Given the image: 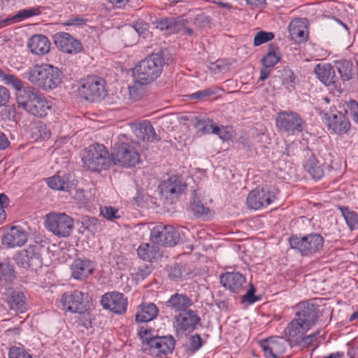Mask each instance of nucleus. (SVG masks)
<instances>
[{"label":"nucleus","instance_id":"c9c22d12","mask_svg":"<svg viewBox=\"0 0 358 358\" xmlns=\"http://www.w3.org/2000/svg\"><path fill=\"white\" fill-rule=\"evenodd\" d=\"M288 31L290 38L297 43L305 41L308 37V33L299 20L292 21L289 24Z\"/></svg>","mask_w":358,"mask_h":358},{"label":"nucleus","instance_id":"1a4fd4ad","mask_svg":"<svg viewBox=\"0 0 358 358\" xmlns=\"http://www.w3.org/2000/svg\"><path fill=\"white\" fill-rule=\"evenodd\" d=\"M47 229L58 237H68L74 227L73 218L65 213H50L47 215Z\"/></svg>","mask_w":358,"mask_h":358},{"label":"nucleus","instance_id":"13d9d810","mask_svg":"<svg viewBox=\"0 0 358 358\" xmlns=\"http://www.w3.org/2000/svg\"><path fill=\"white\" fill-rule=\"evenodd\" d=\"M151 273L150 267L148 266H144L138 267L137 268L136 276L138 280H144Z\"/></svg>","mask_w":358,"mask_h":358},{"label":"nucleus","instance_id":"f704fd0d","mask_svg":"<svg viewBox=\"0 0 358 358\" xmlns=\"http://www.w3.org/2000/svg\"><path fill=\"white\" fill-rule=\"evenodd\" d=\"M187 22L183 17L165 18L159 22L157 27L161 30L168 31L169 33H178L181 31L182 27Z\"/></svg>","mask_w":358,"mask_h":358},{"label":"nucleus","instance_id":"39448f33","mask_svg":"<svg viewBox=\"0 0 358 358\" xmlns=\"http://www.w3.org/2000/svg\"><path fill=\"white\" fill-rule=\"evenodd\" d=\"M319 307L314 300L300 302L295 307L294 319L285 329H310L317 322Z\"/></svg>","mask_w":358,"mask_h":358},{"label":"nucleus","instance_id":"f257e3e1","mask_svg":"<svg viewBox=\"0 0 358 358\" xmlns=\"http://www.w3.org/2000/svg\"><path fill=\"white\" fill-rule=\"evenodd\" d=\"M62 72L50 64L36 65L24 73V78L39 88L47 90L57 87L62 81Z\"/></svg>","mask_w":358,"mask_h":358},{"label":"nucleus","instance_id":"473e14b6","mask_svg":"<svg viewBox=\"0 0 358 358\" xmlns=\"http://www.w3.org/2000/svg\"><path fill=\"white\" fill-rule=\"evenodd\" d=\"M190 207L194 214L198 217L210 216V210L201 200L199 190H194L190 199Z\"/></svg>","mask_w":358,"mask_h":358},{"label":"nucleus","instance_id":"f8f14e48","mask_svg":"<svg viewBox=\"0 0 358 358\" xmlns=\"http://www.w3.org/2000/svg\"><path fill=\"white\" fill-rule=\"evenodd\" d=\"M150 241L154 244L174 246L180 240V234L171 225L159 224L150 231Z\"/></svg>","mask_w":358,"mask_h":358},{"label":"nucleus","instance_id":"774afa93","mask_svg":"<svg viewBox=\"0 0 358 358\" xmlns=\"http://www.w3.org/2000/svg\"><path fill=\"white\" fill-rule=\"evenodd\" d=\"M8 201V196L4 194H0V208H3V204Z\"/></svg>","mask_w":358,"mask_h":358},{"label":"nucleus","instance_id":"69168bd1","mask_svg":"<svg viewBox=\"0 0 358 358\" xmlns=\"http://www.w3.org/2000/svg\"><path fill=\"white\" fill-rule=\"evenodd\" d=\"M134 28L138 34H142L147 29V24L143 23L142 22H136Z\"/></svg>","mask_w":358,"mask_h":358},{"label":"nucleus","instance_id":"e433bc0d","mask_svg":"<svg viewBox=\"0 0 358 358\" xmlns=\"http://www.w3.org/2000/svg\"><path fill=\"white\" fill-rule=\"evenodd\" d=\"M137 254L140 259L148 262L160 256L159 247L150 243L140 245L137 250Z\"/></svg>","mask_w":358,"mask_h":358},{"label":"nucleus","instance_id":"2eb2a0df","mask_svg":"<svg viewBox=\"0 0 358 358\" xmlns=\"http://www.w3.org/2000/svg\"><path fill=\"white\" fill-rule=\"evenodd\" d=\"M101 303L104 309H108L115 314L125 313L127 307V300L122 293L113 292L106 293L102 296Z\"/></svg>","mask_w":358,"mask_h":358},{"label":"nucleus","instance_id":"de8ad7c7","mask_svg":"<svg viewBox=\"0 0 358 358\" xmlns=\"http://www.w3.org/2000/svg\"><path fill=\"white\" fill-rule=\"evenodd\" d=\"M8 358H32L24 348L13 346L9 350Z\"/></svg>","mask_w":358,"mask_h":358},{"label":"nucleus","instance_id":"49530a36","mask_svg":"<svg viewBox=\"0 0 358 358\" xmlns=\"http://www.w3.org/2000/svg\"><path fill=\"white\" fill-rule=\"evenodd\" d=\"M100 213L103 217L109 220L119 219L120 217L118 210L112 206H105L103 208H101Z\"/></svg>","mask_w":358,"mask_h":358},{"label":"nucleus","instance_id":"6ab92c4d","mask_svg":"<svg viewBox=\"0 0 358 358\" xmlns=\"http://www.w3.org/2000/svg\"><path fill=\"white\" fill-rule=\"evenodd\" d=\"M54 42L61 51L69 54L77 53L83 48L81 43L78 40L66 32L55 34Z\"/></svg>","mask_w":358,"mask_h":358},{"label":"nucleus","instance_id":"ddd939ff","mask_svg":"<svg viewBox=\"0 0 358 358\" xmlns=\"http://www.w3.org/2000/svg\"><path fill=\"white\" fill-rule=\"evenodd\" d=\"M321 115L328 129L334 134L340 135L345 134L350 128V121L341 112L336 110L331 113H322Z\"/></svg>","mask_w":358,"mask_h":358},{"label":"nucleus","instance_id":"412c9836","mask_svg":"<svg viewBox=\"0 0 358 358\" xmlns=\"http://www.w3.org/2000/svg\"><path fill=\"white\" fill-rule=\"evenodd\" d=\"M147 343L150 353L159 356L160 353L167 355L171 352L175 346V340L171 336H157L148 339Z\"/></svg>","mask_w":358,"mask_h":358},{"label":"nucleus","instance_id":"cd10ccee","mask_svg":"<svg viewBox=\"0 0 358 358\" xmlns=\"http://www.w3.org/2000/svg\"><path fill=\"white\" fill-rule=\"evenodd\" d=\"M337 71L339 73L341 81L345 84L346 82L353 79L357 74V70L353 63L348 59H341L335 63Z\"/></svg>","mask_w":358,"mask_h":358},{"label":"nucleus","instance_id":"9d476101","mask_svg":"<svg viewBox=\"0 0 358 358\" xmlns=\"http://www.w3.org/2000/svg\"><path fill=\"white\" fill-rule=\"evenodd\" d=\"M41 244L35 243L18 252L15 257L16 264L24 268L34 269L41 267L42 262Z\"/></svg>","mask_w":358,"mask_h":358},{"label":"nucleus","instance_id":"ea45409f","mask_svg":"<svg viewBox=\"0 0 358 358\" xmlns=\"http://www.w3.org/2000/svg\"><path fill=\"white\" fill-rule=\"evenodd\" d=\"M280 59V54L278 47L271 43L268 45V51L267 54L262 58V62L266 68L272 67L279 62Z\"/></svg>","mask_w":358,"mask_h":358},{"label":"nucleus","instance_id":"4be33fe9","mask_svg":"<svg viewBox=\"0 0 358 358\" xmlns=\"http://www.w3.org/2000/svg\"><path fill=\"white\" fill-rule=\"evenodd\" d=\"M28 234L20 227H12L2 237L3 245L8 248L20 247L27 241Z\"/></svg>","mask_w":358,"mask_h":358},{"label":"nucleus","instance_id":"37998d69","mask_svg":"<svg viewBox=\"0 0 358 358\" xmlns=\"http://www.w3.org/2000/svg\"><path fill=\"white\" fill-rule=\"evenodd\" d=\"M274 38L273 32L259 31H258L254 38V45L259 46L263 43L271 41Z\"/></svg>","mask_w":358,"mask_h":358},{"label":"nucleus","instance_id":"a878e982","mask_svg":"<svg viewBox=\"0 0 358 358\" xmlns=\"http://www.w3.org/2000/svg\"><path fill=\"white\" fill-rule=\"evenodd\" d=\"M70 269L74 279L84 280L92 273L94 267L90 260L77 259L73 261Z\"/></svg>","mask_w":358,"mask_h":358},{"label":"nucleus","instance_id":"393cba45","mask_svg":"<svg viewBox=\"0 0 358 358\" xmlns=\"http://www.w3.org/2000/svg\"><path fill=\"white\" fill-rule=\"evenodd\" d=\"M221 284L232 292L238 293L243 289L245 278L239 272H226L220 277Z\"/></svg>","mask_w":358,"mask_h":358},{"label":"nucleus","instance_id":"e2e57ef3","mask_svg":"<svg viewBox=\"0 0 358 358\" xmlns=\"http://www.w3.org/2000/svg\"><path fill=\"white\" fill-rule=\"evenodd\" d=\"M246 3L251 7L260 8L266 3V0H245Z\"/></svg>","mask_w":358,"mask_h":358},{"label":"nucleus","instance_id":"bb28decb","mask_svg":"<svg viewBox=\"0 0 358 358\" xmlns=\"http://www.w3.org/2000/svg\"><path fill=\"white\" fill-rule=\"evenodd\" d=\"M192 305V300L186 294L176 293L165 302L166 308L179 313L188 310Z\"/></svg>","mask_w":358,"mask_h":358},{"label":"nucleus","instance_id":"a19ab883","mask_svg":"<svg viewBox=\"0 0 358 358\" xmlns=\"http://www.w3.org/2000/svg\"><path fill=\"white\" fill-rule=\"evenodd\" d=\"M0 79L3 81V83L7 85L12 86L15 90H16V99L17 100V95L21 91H23L24 87H23L22 81L17 78L16 76L6 73L2 69H0Z\"/></svg>","mask_w":358,"mask_h":358},{"label":"nucleus","instance_id":"58836bf2","mask_svg":"<svg viewBox=\"0 0 358 358\" xmlns=\"http://www.w3.org/2000/svg\"><path fill=\"white\" fill-rule=\"evenodd\" d=\"M48 186L56 190L69 192L72 187V183L66 176H54L48 178Z\"/></svg>","mask_w":358,"mask_h":358},{"label":"nucleus","instance_id":"6e6552de","mask_svg":"<svg viewBox=\"0 0 358 358\" xmlns=\"http://www.w3.org/2000/svg\"><path fill=\"white\" fill-rule=\"evenodd\" d=\"M79 93L92 102L100 101L108 94L106 81L98 76H87L83 79L78 87Z\"/></svg>","mask_w":358,"mask_h":358},{"label":"nucleus","instance_id":"c03bdc74","mask_svg":"<svg viewBox=\"0 0 358 358\" xmlns=\"http://www.w3.org/2000/svg\"><path fill=\"white\" fill-rule=\"evenodd\" d=\"M33 134L36 136V138L44 141L50 138V131L45 124L39 122L34 128Z\"/></svg>","mask_w":358,"mask_h":358},{"label":"nucleus","instance_id":"7c9ffc66","mask_svg":"<svg viewBox=\"0 0 358 358\" xmlns=\"http://www.w3.org/2000/svg\"><path fill=\"white\" fill-rule=\"evenodd\" d=\"M176 320L182 330L189 331L194 329L200 321V318L196 315L194 311L191 310H187L179 313L178 317H176Z\"/></svg>","mask_w":358,"mask_h":358},{"label":"nucleus","instance_id":"052dcab7","mask_svg":"<svg viewBox=\"0 0 358 358\" xmlns=\"http://www.w3.org/2000/svg\"><path fill=\"white\" fill-rule=\"evenodd\" d=\"M86 20L78 16H72L66 22L68 26L80 25L86 22Z\"/></svg>","mask_w":358,"mask_h":358},{"label":"nucleus","instance_id":"423d86ee","mask_svg":"<svg viewBox=\"0 0 358 358\" xmlns=\"http://www.w3.org/2000/svg\"><path fill=\"white\" fill-rule=\"evenodd\" d=\"M82 162L86 169L94 172H100L109 169L112 159L103 145L94 143L84 150Z\"/></svg>","mask_w":358,"mask_h":358},{"label":"nucleus","instance_id":"f3484780","mask_svg":"<svg viewBox=\"0 0 358 358\" xmlns=\"http://www.w3.org/2000/svg\"><path fill=\"white\" fill-rule=\"evenodd\" d=\"M274 198L268 187L255 188L247 197V205L249 208L258 210L268 206Z\"/></svg>","mask_w":358,"mask_h":358},{"label":"nucleus","instance_id":"603ef678","mask_svg":"<svg viewBox=\"0 0 358 358\" xmlns=\"http://www.w3.org/2000/svg\"><path fill=\"white\" fill-rule=\"evenodd\" d=\"M189 344L192 352L197 351L203 345L201 337L199 334L192 336L189 338Z\"/></svg>","mask_w":358,"mask_h":358},{"label":"nucleus","instance_id":"bf43d9fd","mask_svg":"<svg viewBox=\"0 0 358 358\" xmlns=\"http://www.w3.org/2000/svg\"><path fill=\"white\" fill-rule=\"evenodd\" d=\"M10 99V92L8 90L0 85V106H4Z\"/></svg>","mask_w":358,"mask_h":358},{"label":"nucleus","instance_id":"c756f323","mask_svg":"<svg viewBox=\"0 0 358 358\" xmlns=\"http://www.w3.org/2000/svg\"><path fill=\"white\" fill-rule=\"evenodd\" d=\"M28 47L33 54L43 55L49 52L50 43L46 36L38 34L29 39Z\"/></svg>","mask_w":358,"mask_h":358},{"label":"nucleus","instance_id":"a18cd8bd","mask_svg":"<svg viewBox=\"0 0 358 358\" xmlns=\"http://www.w3.org/2000/svg\"><path fill=\"white\" fill-rule=\"evenodd\" d=\"M215 94V92L212 88H206L203 90L197 91L194 93L190 94L187 95V97L190 100L193 99H199V100H205L210 96Z\"/></svg>","mask_w":358,"mask_h":358},{"label":"nucleus","instance_id":"20e7f679","mask_svg":"<svg viewBox=\"0 0 358 358\" xmlns=\"http://www.w3.org/2000/svg\"><path fill=\"white\" fill-rule=\"evenodd\" d=\"M111 153L112 162L124 167H134L140 163V155L134 142L126 134H120L115 141Z\"/></svg>","mask_w":358,"mask_h":358},{"label":"nucleus","instance_id":"72a5a7b5","mask_svg":"<svg viewBox=\"0 0 358 358\" xmlns=\"http://www.w3.org/2000/svg\"><path fill=\"white\" fill-rule=\"evenodd\" d=\"M15 278L16 275L13 265L7 260L0 262V286L10 285Z\"/></svg>","mask_w":358,"mask_h":358},{"label":"nucleus","instance_id":"864d4df0","mask_svg":"<svg viewBox=\"0 0 358 358\" xmlns=\"http://www.w3.org/2000/svg\"><path fill=\"white\" fill-rule=\"evenodd\" d=\"M255 289L254 286L250 284V287L245 295L243 296V300L249 303H253L259 300V297L255 295Z\"/></svg>","mask_w":358,"mask_h":358},{"label":"nucleus","instance_id":"4c0bfd02","mask_svg":"<svg viewBox=\"0 0 358 358\" xmlns=\"http://www.w3.org/2000/svg\"><path fill=\"white\" fill-rule=\"evenodd\" d=\"M158 313L157 307L152 303L142 304L141 311L136 314V320L138 322H147L155 318Z\"/></svg>","mask_w":358,"mask_h":358},{"label":"nucleus","instance_id":"09e8293b","mask_svg":"<svg viewBox=\"0 0 358 358\" xmlns=\"http://www.w3.org/2000/svg\"><path fill=\"white\" fill-rule=\"evenodd\" d=\"M282 77L284 85L294 87L296 83V77L289 69H284L282 70Z\"/></svg>","mask_w":358,"mask_h":358},{"label":"nucleus","instance_id":"2f4dec72","mask_svg":"<svg viewBox=\"0 0 358 358\" xmlns=\"http://www.w3.org/2000/svg\"><path fill=\"white\" fill-rule=\"evenodd\" d=\"M6 302L10 309L15 311L24 312L27 308V297L22 292L13 290L7 296Z\"/></svg>","mask_w":358,"mask_h":358},{"label":"nucleus","instance_id":"c85d7f7f","mask_svg":"<svg viewBox=\"0 0 358 358\" xmlns=\"http://www.w3.org/2000/svg\"><path fill=\"white\" fill-rule=\"evenodd\" d=\"M305 170L314 180H320L324 176L325 164L311 154L304 164Z\"/></svg>","mask_w":358,"mask_h":358},{"label":"nucleus","instance_id":"0eeeda50","mask_svg":"<svg viewBox=\"0 0 358 358\" xmlns=\"http://www.w3.org/2000/svg\"><path fill=\"white\" fill-rule=\"evenodd\" d=\"M289 243L292 249L302 256L310 257L322 250L324 238L317 233H311L303 236L293 235L289 238Z\"/></svg>","mask_w":358,"mask_h":358},{"label":"nucleus","instance_id":"0e129e2a","mask_svg":"<svg viewBox=\"0 0 358 358\" xmlns=\"http://www.w3.org/2000/svg\"><path fill=\"white\" fill-rule=\"evenodd\" d=\"M9 145V141L5 134L0 131V150H3Z\"/></svg>","mask_w":358,"mask_h":358},{"label":"nucleus","instance_id":"7ed1b4c3","mask_svg":"<svg viewBox=\"0 0 358 358\" xmlns=\"http://www.w3.org/2000/svg\"><path fill=\"white\" fill-rule=\"evenodd\" d=\"M17 103L27 113L39 117L47 115L51 109V102L32 86L24 87L17 95Z\"/></svg>","mask_w":358,"mask_h":358},{"label":"nucleus","instance_id":"f03ea898","mask_svg":"<svg viewBox=\"0 0 358 358\" xmlns=\"http://www.w3.org/2000/svg\"><path fill=\"white\" fill-rule=\"evenodd\" d=\"M164 65L162 51L148 55L134 68V80L141 85L150 84L161 75Z\"/></svg>","mask_w":358,"mask_h":358},{"label":"nucleus","instance_id":"5fc2aeb1","mask_svg":"<svg viewBox=\"0 0 358 358\" xmlns=\"http://www.w3.org/2000/svg\"><path fill=\"white\" fill-rule=\"evenodd\" d=\"M209 23V17L203 13L198 14L194 19V24L200 28L206 27Z\"/></svg>","mask_w":358,"mask_h":358},{"label":"nucleus","instance_id":"dca6fc26","mask_svg":"<svg viewBox=\"0 0 358 358\" xmlns=\"http://www.w3.org/2000/svg\"><path fill=\"white\" fill-rule=\"evenodd\" d=\"M161 192L168 199L178 197L185 193L187 189V184L183 178L179 176H172L164 181L160 186Z\"/></svg>","mask_w":358,"mask_h":358},{"label":"nucleus","instance_id":"3c124183","mask_svg":"<svg viewBox=\"0 0 358 358\" xmlns=\"http://www.w3.org/2000/svg\"><path fill=\"white\" fill-rule=\"evenodd\" d=\"M348 110L352 120L358 124V102L355 100H350L348 103Z\"/></svg>","mask_w":358,"mask_h":358},{"label":"nucleus","instance_id":"a211bd4d","mask_svg":"<svg viewBox=\"0 0 358 358\" xmlns=\"http://www.w3.org/2000/svg\"><path fill=\"white\" fill-rule=\"evenodd\" d=\"M309 329H285V333L287 337V341L292 345H299L302 348H307L315 340L320 331L306 336V333Z\"/></svg>","mask_w":358,"mask_h":358},{"label":"nucleus","instance_id":"4d7b16f0","mask_svg":"<svg viewBox=\"0 0 358 358\" xmlns=\"http://www.w3.org/2000/svg\"><path fill=\"white\" fill-rule=\"evenodd\" d=\"M220 131V128L217 126H214L213 122L209 119H206V122L204 124V127H203L202 133L203 134H210V133H217Z\"/></svg>","mask_w":358,"mask_h":358},{"label":"nucleus","instance_id":"338daca9","mask_svg":"<svg viewBox=\"0 0 358 358\" xmlns=\"http://www.w3.org/2000/svg\"><path fill=\"white\" fill-rule=\"evenodd\" d=\"M267 69L268 68L264 66V68L261 70L260 76H259V80L261 81H264L268 78V76L270 73V71Z\"/></svg>","mask_w":358,"mask_h":358},{"label":"nucleus","instance_id":"aec40b11","mask_svg":"<svg viewBox=\"0 0 358 358\" xmlns=\"http://www.w3.org/2000/svg\"><path fill=\"white\" fill-rule=\"evenodd\" d=\"M317 78L325 85H334L335 88L341 90V83L336 76L334 67L330 64H318L314 69Z\"/></svg>","mask_w":358,"mask_h":358},{"label":"nucleus","instance_id":"680f3d73","mask_svg":"<svg viewBox=\"0 0 358 358\" xmlns=\"http://www.w3.org/2000/svg\"><path fill=\"white\" fill-rule=\"evenodd\" d=\"M206 119L196 117L194 121V126L199 131H202Z\"/></svg>","mask_w":358,"mask_h":358},{"label":"nucleus","instance_id":"9b49d317","mask_svg":"<svg viewBox=\"0 0 358 358\" xmlns=\"http://www.w3.org/2000/svg\"><path fill=\"white\" fill-rule=\"evenodd\" d=\"M275 124L280 131L293 135L303 131L304 122L296 112L281 111L277 115Z\"/></svg>","mask_w":358,"mask_h":358},{"label":"nucleus","instance_id":"5701e85b","mask_svg":"<svg viewBox=\"0 0 358 358\" xmlns=\"http://www.w3.org/2000/svg\"><path fill=\"white\" fill-rule=\"evenodd\" d=\"M133 133L136 137V141L143 142H154L159 141L158 135L151 123L148 120L133 124L131 126Z\"/></svg>","mask_w":358,"mask_h":358},{"label":"nucleus","instance_id":"8fccbe9b","mask_svg":"<svg viewBox=\"0 0 358 358\" xmlns=\"http://www.w3.org/2000/svg\"><path fill=\"white\" fill-rule=\"evenodd\" d=\"M41 13L39 8H29L20 10L13 17L14 19H24Z\"/></svg>","mask_w":358,"mask_h":358},{"label":"nucleus","instance_id":"b1692460","mask_svg":"<svg viewBox=\"0 0 358 358\" xmlns=\"http://www.w3.org/2000/svg\"><path fill=\"white\" fill-rule=\"evenodd\" d=\"M266 358H276L285 351V341L280 338H269L259 342Z\"/></svg>","mask_w":358,"mask_h":358},{"label":"nucleus","instance_id":"4468645a","mask_svg":"<svg viewBox=\"0 0 358 358\" xmlns=\"http://www.w3.org/2000/svg\"><path fill=\"white\" fill-rule=\"evenodd\" d=\"M84 293L73 290L65 292L61 299L63 309L71 313H83L86 311L87 307L83 302Z\"/></svg>","mask_w":358,"mask_h":358},{"label":"nucleus","instance_id":"79ce46f5","mask_svg":"<svg viewBox=\"0 0 358 358\" xmlns=\"http://www.w3.org/2000/svg\"><path fill=\"white\" fill-rule=\"evenodd\" d=\"M340 210L347 225L351 231L358 229V213L350 210L348 207L339 206Z\"/></svg>","mask_w":358,"mask_h":358},{"label":"nucleus","instance_id":"6e6d98bb","mask_svg":"<svg viewBox=\"0 0 358 358\" xmlns=\"http://www.w3.org/2000/svg\"><path fill=\"white\" fill-rule=\"evenodd\" d=\"M182 275L180 266L178 264H174L171 267L169 273V278L173 280H178Z\"/></svg>","mask_w":358,"mask_h":358}]
</instances>
